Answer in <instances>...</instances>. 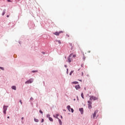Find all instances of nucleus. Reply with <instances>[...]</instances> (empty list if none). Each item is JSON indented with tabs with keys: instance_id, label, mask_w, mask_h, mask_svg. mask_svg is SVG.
Here are the masks:
<instances>
[{
	"instance_id": "58836bf2",
	"label": "nucleus",
	"mask_w": 125,
	"mask_h": 125,
	"mask_svg": "<svg viewBox=\"0 0 125 125\" xmlns=\"http://www.w3.org/2000/svg\"><path fill=\"white\" fill-rule=\"evenodd\" d=\"M31 99H33L31 98Z\"/></svg>"
},
{
	"instance_id": "72a5a7b5",
	"label": "nucleus",
	"mask_w": 125,
	"mask_h": 125,
	"mask_svg": "<svg viewBox=\"0 0 125 125\" xmlns=\"http://www.w3.org/2000/svg\"><path fill=\"white\" fill-rule=\"evenodd\" d=\"M7 119H9V116H8V117H7Z\"/></svg>"
},
{
	"instance_id": "0eeeda50",
	"label": "nucleus",
	"mask_w": 125,
	"mask_h": 125,
	"mask_svg": "<svg viewBox=\"0 0 125 125\" xmlns=\"http://www.w3.org/2000/svg\"><path fill=\"white\" fill-rule=\"evenodd\" d=\"M97 113H98V110H96L94 114H93V119H95V117H96V114H97Z\"/></svg>"
},
{
	"instance_id": "a211bd4d",
	"label": "nucleus",
	"mask_w": 125,
	"mask_h": 125,
	"mask_svg": "<svg viewBox=\"0 0 125 125\" xmlns=\"http://www.w3.org/2000/svg\"><path fill=\"white\" fill-rule=\"evenodd\" d=\"M81 97L83 99H84V98L83 97V93H82L81 94Z\"/></svg>"
},
{
	"instance_id": "9d476101",
	"label": "nucleus",
	"mask_w": 125,
	"mask_h": 125,
	"mask_svg": "<svg viewBox=\"0 0 125 125\" xmlns=\"http://www.w3.org/2000/svg\"><path fill=\"white\" fill-rule=\"evenodd\" d=\"M58 120H59V124L60 125H62V121H61V120H60L59 118H57Z\"/></svg>"
},
{
	"instance_id": "2f4dec72",
	"label": "nucleus",
	"mask_w": 125,
	"mask_h": 125,
	"mask_svg": "<svg viewBox=\"0 0 125 125\" xmlns=\"http://www.w3.org/2000/svg\"><path fill=\"white\" fill-rule=\"evenodd\" d=\"M61 119H63V117H62V116H61Z\"/></svg>"
},
{
	"instance_id": "c756f323",
	"label": "nucleus",
	"mask_w": 125,
	"mask_h": 125,
	"mask_svg": "<svg viewBox=\"0 0 125 125\" xmlns=\"http://www.w3.org/2000/svg\"><path fill=\"white\" fill-rule=\"evenodd\" d=\"M41 123H43V119L42 120V121H41Z\"/></svg>"
},
{
	"instance_id": "a878e982",
	"label": "nucleus",
	"mask_w": 125,
	"mask_h": 125,
	"mask_svg": "<svg viewBox=\"0 0 125 125\" xmlns=\"http://www.w3.org/2000/svg\"><path fill=\"white\" fill-rule=\"evenodd\" d=\"M20 102L21 104H22V101L21 100H20Z\"/></svg>"
},
{
	"instance_id": "6ab92c4d",
	"label": "nucleus",
	"mask_w": 125,
	"mask_h": 125,
	"mask_svg": "<svg viewBox=\"0 0 125 125\" xmlns=\"http://www.w3.org/2000/svg\"><path fill=\"white\" fill-rule=\"evenodd\" d=\"M57 42H59V44H61V41L60 40L57 41Z\"/></svg>"
},
{
	"instance_id": "1a4fd4ad",
	"label": "nucleus",
	"mask_w": 125,
	"mask_h": 125,
	"mask_svg": "<svg viewBox=\"0 0 125 125\" xmlns=\"http://www.w3.org/2000/svg\"><path fill=\"white\" fill-rule=\"evenodd\" d=\"M79 111L81 112V114H83V108H79Z\"/></svg>"
},
{
	"instance_id": "4c0bfd02",
	"label": "nucleus",
	"mask_w": 125,
	"mask_h": 125,
	"mask_svg": "<svg viewBox=\"0 0 125 125\" xmlns=\"http://www.w3.org/2000/svg\"><path fill=\"white\" fill-rule=\"evenodd\" d=\"M43 54H44V53L43 52Z\"/></svg>"
},
{
	"instance_id": "7ed1b4c3",
	"label": "nucleus",
	"mask_w": 125,
	"mask_h": 125,
	"mask_svg": "<svg viewBox=\"0 0 125 125\" xmlns=\"http://www.w3.org/2000/svg\"><path fill=\"white\" fill-rule=\"evenodd\" d=\"M72 55L73 54H70L69 57L68 58L67 62H68L69 63H71V62H72V58H71V57H72Z\"/></svg>"
},
{
	"instance_id": "412c9836",
	"label": "nucleus",
	"mask_w": 125,
	"mask_h": 125,
	"mask_svg": "<svg viewBox=\"0 0 125 125\" xmlns=\"http://www.w3.org/2000/svg\"><path fill=\"white\" fill-rule=\"evenodd\" d=\"M70 110L72 113H74V109L73 108H70Z\"/></svg>"
},
{
	"instance_id": "393cba45",
	"label": "nucleus",
	"mask_w": 125,
	"mask_h": 125,
	"mask_svg": "<svg viewBox=\"0 0 125 125\" xmlns=\"http://www.w3.org/2000/svg\"><path fill=\"white\" fill-rule=\"evenodd\" d=\"M50 116V115H49V114H48L47 115V118H50L49 117Z\"/></svg>"
},
{
	"instance_id": "f8f14e48",
	"label": "nucleus",
	"mask_w": 125,
	"mask_h": 125,
	"mask_svg": "<svg viewBox=\"0 0 125 125\" xmlns=\"http://www.w3.org/2000/svg\"><path fill=\"white\" fill-rule=\"evenodd\" d=\"M12 89H14V90H16V86H12Z\"/></svg>"
},
{
	"instance_id": "473e14b6",
	"label": "nucleus",
	"mask_w": 125,
	"mask_h": 125,
	"mask_svg": "<svg viewBox=\"0 0 125 125\" xmlns=\"http://www.w3.org/2000/svg\"><path fill=\"white\" fill-rule=\"evenodd\" d=\"M23 119H24V117L21 118V120H23Z\"/></svg>"
},
{
	"instance_id": "f3484780",
	"label": "nucleus",
	"mask_w": 125,
	"mask_h": 125,
	"mask_svg": "<svg viewBox=\"0 0 125 125\" xmlns=\"http://www.w3.org/2000/svg\"><path fill=\"white\" fill-rule=\"evenodd\" d=\"M72 83H74V84H77L78 83H79V82H74Z\"/></svg>"
},
{
	"instance_id": "c9c22d12",
	"label": "nucleus",
	"mask_w": 125,
	"mask_h": 125,
	"mask_svg": "<svg viewBox=\"0 0 125 125\" xmlns=\"http://www.w3.org/2000/svg\"><path fill=\"white\" fill-rule=\"evenodd\" d=\"M8 1H10V0H8Z\"/></svg>"
},
{
	"instance_id": "cd10ccee",
	"label": "nucleus",
	"mask_w": 125,
	"mask_h": 125,
	"mask_svg": "<svg viewBox=\"0 0 125 125\" xmlns=\"http://www.w3.org/2000/svg\"><path fill=\"white\" fill-rule=\"evenodd\" d=\"M73 57L74 58L76 57V55H73Z\"/></svg>"
},
{
	"instance_id": "aec40b11",
	"label": "nucleus",
	"mask_w": 125,
	"mask_h": 125,
	"mask_svg": "<svg viewBox=\"0 0 125 125\" xmlns=\"http://www.w3.org/2000/svg\"><path fill=\"white\" fill-rule=\"evenodd\" d=\"M72 73H74V71H71L69 74L70 76H71L72 75Z\"/></svg>"
},
{
	"instance_id": "20e7f679",
	"label": "nucleus",
	"mask_w": 125,
	"mask_h": 125,
	"mask_svg": "<svg viewBox=\"0 0 125 125\" xmlns=\"http://www.w3.org/2000/svg\"><path fill=\"white\" fill-rule=\"evenodd\" d=\"M87 102L88 104V107L89 108V109H91V108H92L91 104H92V103L90 101H88Z\"/></svg>"
},
{
	"instance_id": "4468645a",
	"label": "nucleus",
	"mask_w": 125,
	"mask_h": 125,
	"mask_svg": "<svg viewBox=\"0 0 125 125\" xmlns=\"http://www.w3.org/2000/svg\"><path fill=\"white\" fill-rule=\"evenodd\" d=\"M49 120L50 122H53V119L51 117H49Z\"/></svg>"
},
{
	"instance_id": "e433bc0d",
	"label": "nucleus",
	"mask_w": 125,
	"mask_h": 125,
	"mask_svg": "<svg viewBox=\"0 0 125 125\" xmlns=\"http://www.w3.org/2000/svg\"><path fill=\"white\" fill-rule=\"evenodd\" d=\"M72 49H73V47H72V48H71V50H72Z\"/></svg>"
},
{
	"instance_id": "bb28decb",
	"label": "nucleus",
	"mask_w": 125,
	"mask_h": 125,
	"mask_svg": "<svg viewBox=\"0 0 125 125\" xmlns=\"http://www.w3.org/2000/svg\"><path fill=\"white\" fill-rule=\"evenodd\" d=\"M66 37H67V38H69V37H70V36L68 34H66Z\"/></svg>"
},
{
	"instance_id": "dca6fc26",
	"label": "nucleus",
	"mask_w": 125,
	"mask_h": 125,
	"mask_svg": "<svg viewBox=\"0 0 125 125\" xmlns=\"http://www.w3.org/2000/svg\"><path fill=\"white\" fill-rule=\"evenodd\" d=\"M34 121H35V122H36V123H39L38 119H37L35 118Z\"/></svg>"
},
{
	"instance_id": "4be33fe9",
	"label": "nucleus",
	"mask_w": 125,
	"mask_h": 125,
	"mask_svg": "<svg viewBox=\"0 0 125 125\" xmlns=\"http://www.w3.org/2000/svg\"><path fill=\"white\" fill-rule=\"evenodd\" d=\"M0 69H1V70H2V71L4 70V68L3 67H0Z\"/></svg>"
},
{
	"instance_id": "c85d7f7f",
	"label": "nucleus",
	"mask_w": 125,
	"mask_h": 125,
	"mask_svg": "<svg viewBox=\"0 0 125 125\" xmlns=\"http://www.w3.org/2000/svg\"><path fill=\"white\" fill-rule=\"evenodd\" d=\"M68 68H67V74H68Z\"/></svg>"
},
{
	"instance_id": "39448f33",
	"label": "nucleus",
	"mask_w": 125,
	"mask_h": 125,
	"mask_svg": "<svg viewBox=\"0 0 125 125\" xmlns=\"http://www.w3.org/2000/svg\"><path fill=\"white\" fill-rule=\"evenodd\" d=\"M7 107L8 106L4 105L3 106V113L4 114H6V110H7Z\"/></svg>"
},
{
	"instance_id": "b1692460",
	"label": "nucleus",
	"mask_w": 125,
	"mask_h": 125,
	"mask_svg": "<svg viewBox=\"0 0 125 125\" xmlns=\"http://www.w3.org/2000/svg\"><path fill=\"white\" fill-rule=\"evenodd\" d=\"M40 113H41V114H42V110H40L39 111Z\"/></svg>"
},
{
	"instance_id": "f03ea898",
	"label": "nucleus",
	"mask_w": 125,
	"mask_h": 125,
	"mask_svg": "<svg viewBox=\"0 0 125 125\" xmlns=\"http://www.w3.org/2000/svg\"><path fill=\"white\" fill-rule=\"evenodd\" d=\"M64 33L63 31H60V32H56L54 33V35H55V36H59L60 35V34H62Z\"/></svg>"
},
{
	"instance_id": "2eb2a0df",
	"label": "nucleus",
	"mask_w": 125,
	"mask_h": 125,
	"mask_svg": "<svg viewBox=\"0 0 125 125\" xmlns=\"http://www.w3.org/2000/svg\"><path fill=\"white\" fill-rule=\"evenodd\" d=\"M58 116H59V115L58 114H56L55 116V115L53 116V117H54V118H56V119H57V118H58Z\"/></svg>"
},
{
	"instance_id": "ddd939ff",
	"label": "nucleus",
	"mask_w": 125,
	"mask_h": 125,
	"mask_svg": "<svg viewBox=\"0 0 125 125\" xmlns=\"http://www.w3.org/2000/svg\"><path fill=\"white\" fill-rule=\"evenodd\" d=\"M5 11H6L5 9L3 10V12L2 13V16H3V15H4V14H5Z\"/></svg>"
},
{
	"instance_id": "9b49d317",
	"label": "nucleus",
	"mask_w": 125,
	"mask_h": 125,
	"mask_svg": "<svg viewBox=\"0 0 125 125\" xmlns=\"http://www.w3.org/2000/svg\"><path fill=\"white\" fill-rule=\"evenodd\" d=\"M67 108L68 109V110L69 111V112H71V110H70V109H71V106L70 105H68L67 106Z\"/></svg>"
},
{
	"instance_id": "f257e3e1",
	"label": "nucleus",
	"mask_w": 125,
	"mask_h": 125,
	"mask_svg": "<svg viewBox=\"0 0 125 125\" xmlns=\"http://www.w3.org/2000/svg\"><path fill=\"white\" fill-rule=\"evenodd\" d=\"M98 98L94 97V96H90V100H94V101H95V100H98Z\"/></svg>"
},
{
	"instance_id": "423d86ee",
	"label": "nucleus",
	"mask_w": 125,
	"mask_h": 125,
	"mask_svg": "<svg viewBox=\"0 0 125 125\" xmlns=\"http://www.w3.org/2000/svg\"><path fill=\"white\" fill-rule=\"evenodd\" d=\"M34 81L33 80V79H30L28 81H27L26 82H25V83H33Z\"/></svg>"
},
{
	"instance_id": "7c9ffc66",
	"label": "nucleus",
	"mask_w": 125,
	"mask_h": 125,
	"mask_svg": "<svg viewBox=\"0 0 125 125\" xmlns=\"http://www.w3.org/2000/svg\"><path fill=\"white\" fill-rule=\"evenodd\" d=\"M64 67H65V68H67V65H64Z\"/></svg>"
},
{
	"instance_id": "5701e85b",
	"label": "nucleus",
	"mask_w": 125,
	"mask_h": 125,
	"mask_svg": "<svg viewBox=\"0 0 125 125\" xmlns=\"http://www.w3.org/2000/svg\"><path fill=\"white\" fill-rule=\"evenodd\" d=\"M38 71H32V73H37Z\"/></svg>"
},
{
	"instance_id": "6e6552de",
	"label": "nucleus",
	"mask_w": 125,
	"mask_h": 125,
	"mask_svg": "<svg viewBox=\"0 0 125 125\" xmlns=\"http://www.w3.org/2000/svg\"><path fill=\"white\" fill-rule=\"evenodd\" d=\"M76 89H77V90H78V89H80V88H81V86H80V84H78L75 85V86Z\"/></svg>"
},
{
	"instance_id": "f704fd0d",
	"label": "nucleus",
	"mask_w": 125,
	"mask_h": 125,
	"mask_svg": "<svg viewBox=\"0 0 125 125\" xmlns=\"http://www.w3.org/2000/svg\"><path fill=\"white\" fill-rule=\"evenodd\" d=\"M7 17H9V16L7 15Z\"/></svg>"
}]
</instances>
